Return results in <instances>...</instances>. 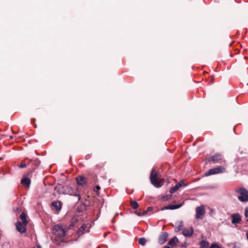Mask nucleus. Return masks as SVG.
I'll return each instance as SVG.
<instances>
[{"mask_svg":"<svg viewBox=\"0 0 248 248\" xmlns=\"http://www.w3.org/2000/svg\"><path fill=\"white\" fill-rule=\"evenodd\" d=\"M209 243L205 241H202L201 242V247L200 248H208Z\"/></svg>","mask_w":248,"mask_h":248,"instance_id":"obj_22","label":"nucleus"},{"mask_svg":"<svg viewBox=\"0 0 248 248\" xmlns=\"http://www.w3.org/2000/svg\"><path fill=\"white\" fill-rule=\"evenodd\" d=\"M245 215L246 218H247V220H248V207H247L245 209Z\"/></svg>","mask_w":248,"mask_h":248,"instance_id":"obj_27","label":"nucleus"},{"mask_svg":"<svg viewBox=\"0 0 248 248\" xmlns=\"http://www.w3.org/2000/svg\"><path fill=\"white\" fill-rule=\"evenodd\" d=\"M77 183L78 185L85 186L87 185V179L82 176H78L76 178Z\"/></svg>","mask_w":248,"mask_h":248,"instance_id":"obj_9","label":"nucleus"},{"mask_svg":"<svg viewBox=\"0 0 248 248\" xmlns=\"http://www.w3.org/2000/svg\"><path fill=\"white\" fill-rule=\"evenodd\" d=\"M20 217L22 221V223L24 224V225H27L28 224L27 215L25 213L22 212L20 216Z\"/></svg>","mask_w":248,"mask_h":248,"instance_id":"obj_19","label":"nucleus"},{"mask_svg":"<svg viewBox=\"0 0 248 248\" xmlns=\"http://www.w3.org/2000/svg\"><path fill=\"white\" fill-rule=\"evenodd\" d=\"M209 248H221V245L217 244H212Z\"/></svg>","mask_w":248,"mask_h":248,"instance_id":"obj_25","label":"nucleus"},{"mask_svg":"<svg viewBox=\"0 0 248 248\" xmlns=\"http://www.w3.org/2000/svg\"><path fill=\"white\" fill-rule=\"evenodd\" d=\"M169 234L166 232H162L158 238V243L162 245L164 244L167 240Z\"/></svg>","mask_w":248,"mask_h":248,"instance_id":"obj_10","label":"nucleus"},{"mask_svg":"<svg viewBox=\"0 0 248 248\" xmlns=\"http://www.w3.org/2000/svg\"><path fill=\"white\" fill-rule=\"evenodd\" d=\"M231 217L232 224H237L239 223L241 220L240 216L238 214H232Z\"/></svg>","mask_w":248,"mask_h":248,"instance_id":"obj_12","label":"nucleus"},{"mask_svg":"<svg viewBox=\"0 0 248 248\" xmlns=\"http://www.w3.org/2000/svg\"><path fill=\"white\" fill-rule=\"evenodd\" d=\"M183 227V222L182 221L179 222L177 225L174 228V230L176 232H179L180 231Z\"/></svg>","mask_w":248,"mask_h":248,"instance_id":"obj_20","label":"nucleus"},{"mask_svg":"<svg viewBox=\"0 0 248 248\" xmlns=\"http://www.w3.org/2000/svg\"><path fill=\"white\" fill-rule=\"evenodd\" d=\"M150 178L151 183L155 187H160L164 184V180L160 178L155 170H152Z\"/></svg>","mask_w":248,"mask_h":248,"instance_id":"obj_2","label":"nucleus"},{"mask_svg":"<svg viewBox=\"0 0 248 248\" xmlns=\"http://www.w3.org/2000/svg\"><path fill=\"white\" fill-rule=\"evenodd\" d=\"M232 248H238V247H237L236 246H234Z\"/></svg>","mask_w":248,"mask_h":248,"instance_id":"obj_32","label":"nucleus"},{"mask_svg":"<svg viewBox=\"0 0 248 248\" xmlns=\"http://www.w3.org/2000/svg\"><path fill=\"white\" fill-rule=\"evenodd\" d=\"M27 166V165L25 164V163H24L23 162H22L19 165V167L20 168H26Z\"/></svg>","mask_w":248,"mask_h":248,"instance_id":"obj_28","label":"nucleus"},{"mask_svg":"<svg viewBox=\"0 0 248 248\" xmlns=\"http://www.w3.org/2000/svg\"><path fill=\"white\" fill-rule=\"evenodd\" d=\"M90 231V228L88 224H83L78 230L77 233L78 235H81L85 232H88Z\"/></svg>","mask_w":248,"mask_h":248,"instance_id":"obj_7","label":"nucleus"},{"mask_svg":"<svg viewBox=\"0 0 248 248\" xmlns=\"http://www.w3.org/2000/svg\"><path fill=\"white\" fill-rule=\"evenodd\" d=\"M236 191L239 194L238 199L240 201L243 202L248 201V191L244 188H240Z\"/></svg>","mask_w":248,"mask_h":248,"instance_id":"obj_3","label":"nucleus"},{"mask_svg":"<svg viewBox=\"0 0 248 248\" xmlns=\"http://www.w3.org/2000/svg\"><path fill=\"white\" fill-rule=\"evenodd\" d=\"M23 223H21L20 222H17L16 224V229L20 232H25L26 231V226Z\"/></svg>","mask_w":248,"mask_h":248,"instance_id":"obj_13","label":"nucleus"},{"mask_svg":"<svg viewBox=\"0 0 248 248\" xmlns=\"http://www.w3.org/2000/svg\"><path fill=\"white\" fill-rule=\"evenodd\" d=\"M53 233L56 236V241L59 242H63L66 235L65 230L62 225L59 224L55 225L53 228Z\"/></svg>","mask_w":248,"mask_h":248,"instance_id":"obj_1","label":"nucleus"},{"mask_svg":"<svg viewBox=\"0 0 248 248\" xmlns=\"http://www.w3.org/2000/svg\"><path fill=\"white\" fill-rule=\"evenodd\" d=\"M183 185H184L183 181H180L178 183H177L174 186L172 187L170 190V192L171 194L174 193L176 192L180 187H181ZM186 186V185H185Z\"/></svg>","mask_w":248,"mask_h":248,"instance_id":"obj_14","label":"nucleus"},{"mask_svg":"<svg viewBox=\"0 0 248 248\" xmlns=\"http://www.w3.org/2000/svg\"><path fill=\"white\" fill-rule=\"evenodd\" d=\"M211 160L214 163H219L224 165L225 163V160L220 154L215 155L211 157Z\"/></svg>","mask_w":248,"mask_h":248,"instance_id":"obj_6","label":"nucleus"},{"mask_svg":"<svg viewBox=\"0 0 248 248\" xmlns=\"http://www.w3.org/2000/svg\"><path fill=\"white\" fill-rule=\"evenodd\" d=\"M100 189V186H96L94 187V188H93L94 191L96 192V194H97V195H98V194H99V190Z\"/></svg>","mask_w":248,"mask_h":248,"instance_id":"obj_26","label":"nucleus"},{"mask_svg":"<svg viewBox=\"0 0 248 248\" xmlns=\"http://www.w3.org/2000/svg\"><path fill=\"white\" fill-rule=\"evenodd\" d=\"M193 229L192 227L186 228L183 230V234L185 237H190L193 233Z\"/></svg>","mask_w":248,"mask_h":248,"instance_id":"obj_11","label":"nucleus"},{"mask_svg":"<svg viewBox=\"0 0 248 248\" xmlns=\"http://www.w3.org/2000/svg\"><path fill=\"white\" fill-rule=\"evenodd\" d=\"M146 243V240L145 238H144L143 237L140 238L139 240V243L142 246H144L145 245Z\"/></svg>","mask_w":248,"mask_h":248,"instance_id":"obj_24","label":"nucleus"},{"mask_svg":"<svg viewBox=\"0 0 248 248\" xmlns=\"http://www.w3.org/2000/svg\"><path fill=\"white\" fill-rule=\"evenodd\" d=\"M52 207L55 209L57 211L61 209V203L59 202H54L52 203Z\"/></svg>","mask_w":248,"mask_h":248,"instance_id":"obj_18","label":"nucleus"},{"mask_svg":"<svg viewBox=\"0 0 248 248\" xmlns=\"http://www.w3.org/2000/svg\"><path fill=\"white\" fill-rule=\"evenodd\" d=\"M153 210V208L151 207H149L147 208V210L146 211H145L144 214V215L147 213V212L151 211Z\"/></svg>","mask_w":248,"mask_h":248,"instance_id":"obj_29","label":"nucleus"},{"mask_svg":"<svg viewBox=\"0 0 248 248\" xmlns=\"http://www.w3.org/2000/svg\"><path fill=\"white\" fill-rule=\"evenodd\" d=\"M21 183L26 186L27 187L29 188L31 184V180L29 178H24L21 179Z\"/></svg>","mask_w":248,"mask_h":248,"instance_id":"obj_17","label":"nucleus"},{"mask_svg":"<svg viewBox=\"0 0 248 248\" xmlns=\"http://www.w3.org/2000/svg\"><path fill=\"white\" fill-rule=\"evenodd\" d=\"M26 160H29V163H28V165H30V164H32L33 166H32V169H35L36 168H37L40 164V161L37 159H36L35 160H31V159H26Z\"/></svg>","mask_w":248,"mask_h":248,"instance_id":"obj_15","label":"nucleus"},{"mask_svg":"<svg viewBox=\"0 0 248 248\" xmlns=\"http://www.w3.org/2000/svg\"><path fill=\"white\" fill-rule=\"evenodd\" d=\"M67 189L68 190L67 194H68L70 195L78 197V200H80L79 194L77 188H73L72 187H67Z\"/></svg>","mask_w":248,"mask_h":248,"instance_id":"obj_8","label":"nucleus"},{"mask_svg":"<svg viewBox=\"0 0 248 248\" xmlns=\"http://www.w3.org/2000/svg\"><path fill=\"white\" fill-rule=\"evenodd\" d=\"M247 221H248V220H247Z\"/></svg>","mask_w":248,"mask_h":248,"instance_id":"obj_33","label":"nucleus"},{"mask_svg":"<svg viewBox=\"0 0 248 248\" xmlns=\"http://www.w3.org/2000/svg\"><path fill=\"white\" fill-rule=\"evenodd\" d=\"M182 204H170L167 206H166L162 208V210L164 209H170V210H174L180 207H181Z\"/></svg>","mask_w":248,"mask_h":248,"instance_id":"obj_16","label":"nucleus"},{"mask_svg":"<svg viewBox=\"0 0 248 248\" xmlns=\"http://www.w3.org/2000/svg\"><path fill=\"white\" fill-rule=\"evenodd\" d=\"M225 172V168L224 167L219 166L217 168L210 169L205 174L206 176L221 173Z\"/></svg>","mask_w":248,"mask_h":248,"instance_id":"obj_4","label":"nucleus"},{"mask_svg":"<svg viewBox=\"0 0 248 248\" xmlns=\"http://www.w3.org/2000/svg\"><path fill=\"white\" fill-rule=\"evenodd\" d=\"M205 213V209L203 205L197 207L196 208V218L202 219L203 218Z\"/></svg>","mask_w":248,"mask_h":248,"instance_id":"obj_5","label":"nucleus"},{"mask_svg":"<svg viewBox=\"0 0 248 248\" xmlns=\"http://www.w3.org/2000/svg\"><path fill=\"white\" fill-rule=\"evenodd\" d=\"M178 239L176 237L172 238L169 242V245L170 246H173L177 242H178Z\"/></svg>","mask_w":248,"mask_h":248,"instance_id":"obj_21","label":"nucleus"},{"mask_svg":"<svg viewBox=\"0 0 248 248\" xmlns=\"http://www.w3.org/2000/svg\"><path fill=\"white\" fill-rule=\"evenodd\" d=\"M37 248H41V246L40 245H37Z\"/></svg>","mask_w":248,"mask_h":248,"instance_id":"obj_31","label":"nucleus"},{"mask_svg":"<svg viewBox=\"0 0 248 248\" xmlns=\"http://www.w3.org/2000/svg\"><path fill=\"white\" fill-rule=\"evenodd\" d=\"M131 206H132L133 209H136L138 208V207H139V204L137 202L133 201L131 202Z\"/></svg>","mask_w":248,"mask_h":248,"instance_id":"obj_23","label":"nucleus"},{"mask_svg":"<svg viewBox=\"0 0 248 248\" xmlns=\"http://www.w3.org/2000/svg\"><path fill=\"white\" fill-rule=\"evenodd\" d=\"M135 213H136V214L137 215H138L139 216H143V215H144V213L142 214V213H140V212H138V211H136Z\"/></svg>","mask_w":248,"mask_h":248,"instance_id":"obj_30","label":"nucleus"}]
</instances>
